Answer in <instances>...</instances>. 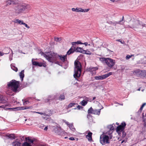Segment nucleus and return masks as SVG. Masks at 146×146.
<instances>
[{"instance_id": "nucleus-1", "label": "nucleus", "mask_w": 146, "mask_h": 146, "mask_svg": "<svg viewBox=\"0 0 146 146\" xmlns=\"http://www.w3.org/2000/svg\"><path fill=\"white\" fill-rule=\"evenodd\" d=\"M113 137V135H110L108 133H105L102 134L100 137V143L102 145L110 143V140Z\"/></svg>"}, {"instance_id": "nucleus-2", "label": "nucleus", "mask_w": 146, "mask_h": 146, "mask_svg": "<svg viewBox=\"0 0 146 146\" xmlns=\"http://www.w3.org/2000/svg\"><path fill=\"white\" fill-rule=\"evenodd\" d=\"M74 77L75 78H78L80 76L82 66L80 63L77 60L75 61L74 63Z\"/></svg>"}, {"instance_id": "nucleus-3", "label": "nucleus", "mask_w": 146, "mask_h": 146, "mask_svg": "<svg viewBox=\"0 0 146 146\" xmlns=\"http://www.w3.org/2000/svg\"><path fill=\"white\" fill-rule=\"evenodd\" d=\"M9 88L14 92H18L17 89L19 86V82L12 80L8 83Z\"/></svg>"}, {"instance_id": "nucleus-4", "label": "nucleus", "mask_w": 146, "mask_h": 146, "mask_svg": "<svg viewBox=\"0 0 146 146\" xmlns=\"http://www.w3.org/2000/svg\"><path fill=\"white\" fill-rule=\"evenodd\" d=\"M145 24L138 20L131 21L130 23L129 27L132 29L142 28L145 26Z\"/></svg>"}, {"instance_id": "nucleus-5", "label": "nucleus", "mask_w": 146, "mask_h": 146, "mask_svg": "<svg viewBox=\"0 0 146 146\" xmlns=\"http://www.w3.org/2000/svg\"><path fill=\"white\" fill-rule=\"evenodd\" d=\"M30 7L29 5L21 4L19 5L15 8V12L19 14L23 13L26 9Z\"/></svg>"}, {"instance_id": "nucleus-6", "label": "nucleus", "mask_w": 146, "mask_h": 146, "mask_svg": "<svg viewBox=\"0 0 146 146\" xmlns=\"http://www.w3.org/2000/svg\"><path fill=\"white\" fill-rule=\"evenodd\" d=\"M42 55L46 58V59L50 62H53L56 60V57L55 54L51 52L47 53V54H45L43 52L40 53Z\"/></svg>"}, {"instance_id": "nucleus-7", "label": "nucleus", "mask_w": 146, "mask_h": 146, "mask_svg": "<svg viewBox=\"0 0 146 146\" xmlns=\"http://www.w3.org/2000/svg\"><path fill=\"white\" fill-rule=\"evenodd\" d=\"M100 59L101 61L105 62L109 67H111L115 64V60L110 58H101Z\"/></svg>"}, {"instance_id": "nucleus-8", "label": "nucleus", "mask_w": 146, "mask_h": 146, "mask_svg": "<svg viewBox=\"0 0 146 146\" xmlns=\"http://www.w3.org/2000/svg\"><path fill=\"white\" fill-rule=\"evenodd\" d=\"M126 125V124L124 122L121 123V124L117 126L116 128V131L118 133H119L123 131L125 129V127Z\"/></svg>"}, {"instance_id": "nucleus-9", "label": "nucleus", "mask_w": 146, "mask_h": 146, "mask_svg": "<svg viewBox=\"0 0 146 146\" xmlns=\"http://www.w3.org/2000/svg\"><path fill=\"white\" fill-rule=\"evenodd\" d=\"M108 131L106 132V133H108L110 135V134L112 135V133L114 131V128L113 127L112 125H110L108 126Z\"/></svg>"}, {"instance_id": "nucleus-10", "label": "nucleus", "mask_w": 146, "mask_h": 146, "mask_svg": "<svg viewBox=\"0 0 146 146\" xmlns=\"http://www.w3.org/2000/svg\"><path fill=\"white\" fill-rule=\"evenodd\" d=\"M98 69L97 67H90L88 68V70L92 74H95L96 73V71Z\"/></svg>"}, {"instance_id": "nucleus-11", "label": "nucleus", "mask_w": 146, "mask_h": 146, "mask_svg": "<svg viewBox=\"0 0 146 146\" xmlns=\"http://www.w3.org/2000/svg\"><path fill=\"white\" fill-rule=\"evenodd\" d=\"M123 17L121 21H120L118 22L116 21H110L108 22V23L114 26L115 28V26L117 24H121V22L123 20Z\"/></svg>"}, {"instance_id": "nucleus-12", "label": "nucleus", "mask_w": 146, "mask_h": 146, "mask_svg": "<svg viewBox=\"0 0 146 146\" xmlns=\"http://www.w3.org/2000/svg\"><path fill=\"white\" fill-rule=\"evenodd\" d=\"M32 64L36 66H43L44 67H45V65L42 62H39L36 61H32Z\"/></svg>"}, {"instance_id": "nucleus-13", "label": "nucleus", "mask_w": 146, "mask_h": 146, "mask_svg": "<svg viewBox=\"0 0 146 146\" xmlns=\"http://www.w3.org/2000/svg\"><path fill=\"white\" fill-rule=\"evenodd\" d=\"M92 133L90 131H88V134L86 135V137L89 141H91L92 140Z\"/></svg>"}, {"instance_id": "nucleus-14", "label": "nucleus", "mask_w": 146, "mask_h": 146, "mask_svg": "<svg viewBox=\"0 0 146 146\" xmlns=\"http://www.w3.org/2000/svg\"><path fill=\"white\" fill-rule=\"evenodd\" d=\"M54 131L58 135H60L62 131V129L60 127H56L54 129Z\"/></svg>"}, {"instance_id": "nucleus-15", "label": "nucleus", "mask_w": 146, "mask_h": 146, "mask_svg": "<svg viewBox=\"0 0 146 146\" xmlns=\"http://www.w3.org/2000/svg\"><path fill=\"white\" fill-rule=\"evenodd\" d=\"M77 12H88L90 10L89 9H83L81 8L77 7Z\"/></svg>"}, {"instance_id": "nucleus-16", "label": "nucleus", "mask_w": 146, "mask_h": 146, "mask_svg": "<svg viewBox=\"0 0 146 146\" xmlns=\"http://www.w3.org/2000/svg\"><path fill=\"white\" fill-rule=\"evenodd\" d=\"M58 56L60 58V59L63 62H64L67 60V54L65 55H58Z\"/></svg>"}, {"instance_id": "nucleus-17", "label": "nucleus", "mask_w": 146, "mask_h": 146, "mask_svg": "<svg viewBox=\"0 0 146 146\" xmlns=\"http://www.w3.org/2000/svg\"><path fill=\"white\" fill-rule=\"evenodd\" d=\"M5 2L6 3V5H11L12 4H14L15 1L13 0H5Z\"/></svg>"}, {"instance_id": "nucleus-18", "label": "nucleus", "mask_w": 146, "mask_h": 146, "mask_svg": "<svg viewBox=\"0 0 146 146\" xmlns=\"http://www.w3.org/2000/svg\"><path fill=\"white\" fill-rule=\"evenodd\" d=\"M88 99V98H86L85 99V100H83L81 101L80 103L81 105L83 106H86L89 101Z\"/></svg>"}, {"instance_id": "nucleus-19", "label": "nucleus", "mask_w": 146, "mask_h": 146, "mask_svg": "<svg viewBox=\"0 0 146 146\" xmlns=\"http://www.w3.org/2000/svg\"><path fill=\"white\" fill-rule=\"evenodd\" d=\"M94 78L96 80H103L105 79L104 75L102 76H97L94 77Z\"/></svg>"}, {"instance_id": "nucleus-20", "label": "nucleus", "mask_w": 146, "mask_h": 146, "mask_svg": "<svg viewBox=\"0 0 146 146\" xmlns=\"http://www.w3.org/2000/svg\"><path fill=\"white\" fill-rule=\"evenodd\" d=\"M103 108H102V109H100L99 110L97 109H95L94 110V111H93V114L97 115H99L100 114V111Z\"/></svg>"}, {"instance_id": "nucleus-21", "label": "nucleus", "mask_w": 146, "mask_h": 146, "mask_svg": "<svg viewBox=\"0 0 146 146\" xmlns=\"http://www.w3.org/2000/svg\"><path fill=\"white\" fill-rule=\"evenodd\" d=\"M13 146H20L21 143L17 139L12 143Z\"/></svg>"}, {"instance_id": "nucleus-22", "label": "nucleus", "mask_w": 146, "mask_h": 146, "mask_svg": "<svg viewBox=\"0 0 146 146\" xmlns=\"http://www.w3.org/2000/svg\"><path fill=\"white\" fill-rule=\"evenodd\" d=\"M142 71H141L139 70H137L133 71V73L134 74L137 76L141 74L142 73Z\"/></svg>"}, {"instance_id": "nucleus-23", "label": "nucleus", "mask_w": 146, "mask_h": 146, "mask_svg": "<svg viewBox=\"0 0 146 146\" xmlns=\"http://www.w3.org/2000/svg\"><path fill=\"white\" fill-rule=\"evenodd\" d=\"M13 22L14 23L19 24V25H23V21L20 20L19 19H16Z\"/></svg>"}, {"instance_id": "nucleus-24", "label": "nucleus", "mask_w": 146, "mask_h": 146, "mask_svg": "<svg viewBox=\"0 0 146 146\" xmlns=\"http://www.w3.org/2000/svg\"><path fill=\"white\" fill-rule=\"evenodd\" d=\"M24 70H22L19 73V76L20 78L21 79V81H23V78L24 77Z\"/></svg>"}, {"instance_id": "nucleus-25", "label": "nucleus", "mask_w": 146, "mask_h": 146, "mask_svg": "<svg viewBox=\"0 0 146 146\" xmlns=\"http://www.w3.org/2000/svg\"><path fill=\"white\" fill-rule=\"evenodd\" d=\"M76 52H78L83 53L84 50L81 48L77 47L75 50Z\"/></svg>"}, {"instance_id": "nucleus-26", "label": "nucleus", "mask_w": 146, "mask_h": 146, "mask_svg": "<svg viewBox=\"0 0 146 146\" xmlns=\"http://www.w3.org/2000/svg\"><path fill=\"white\" fill-rule=\"evenodd\" d=\"M75 50L73 48H71L69 50L67 51V54H66L67 55H70V54L73 53L74 52Z\"/></svg>"}, {"instance_id": "nucleus-27", "label": "nucleus", "mask_w": 146, "mask_h": 146, "mask_svg": "<svg viewBox=\"0 0 146 146\" xmlns=\"http://www.w3.org/2000/svg\"><path fill=\"white\" fill-rule=\"evenodd\" d=\"M65 99V97L64 94H61L58 98L59 100L62 101Z\"/></svg>"}, {"instance_id": "nucleus-28", "label": "nucleus", "mask_w": 146, "mask_h": 146, "mask_svg": "<svg viewBox=\"0 0 146 146\" xmlns=\"http://www.w3.org/2000/svg\"><path fill=\"white\" fill-rule=\"evenodd\" d=\"M7 136L9 137V138L11 139H14L15 138V136L14 134H10L9 135H7Z\"/></svg>"}, {"instance_id": "nucleus-29", "label": "nucleus", "mask_w": 146, "mask_h": 146, "mask_svg": "<svg viewBox=\"0 0 146 146\" xmlns=\"http://www.w3.org/2000/svg\"><path fill=\"white\" fill-rule=\"evenodd\" d=\"M83 54H87L91 55V54L92 53L90 51L88 50H84L83 52Z\"/></svg>"}, {"instance_id": "nucleus-30", "label": "nucleus", "mask_w": 146, "mask_h": 146, "mask_svg": "<svg viewBox=\"0 0 146 146\" xmlns=\"http://www.w3.org/2000/svg\"><path fill=\"white\" fill-rule=\"evenodd\" d=\"M69 127L71 130L73 131H74L75 130V129L74 128L72 123H71Z\"/></svg>"}, {"instance_id": "nucleus-31", "label": "nucleus", "mask_w": 146, "mask_h": 146, "mask_svg": "<svg viewBox=\"0 0 146 146\" xmlns=\"http://www.w3.org/2000/svg\"><path fill=\"white\" fill-rule=\"evenodd\" d=\"M82 43L80 41H77L76 42H72V45H75L77 44H82Z\"/></svg>"}, {"instance_id": "nucleus-32", "label": "nucleus", "mask_w": 146, "mask_h": 146, "mask_svg": "<svg viewBox=\"0 0 146 146\" xmlns=\"http://www.w3.org/2000/svg\"><path fill=\"white\" fill-rule=\"evenodd\" d=\"M94 110L92 107H91L89 108L88 110V113L89 114H93V111Z\"/></svg>"}, {"instance_id": "nucleus-33", "label": "nucleus", "mask_w": 146, "mask_h": 146, "mask_svg": "<svg viewBox=\"0 0 146 146\" xmlns=\"http://www.w3.org/2000/svg\"><path fill=\"white\" fill-rule=\"evenodd\" d=\"M76 104L75 103H70L68 105V108H71Z\"/></svg>"}, {"instance_id": "nucleus-34", "label": "nucleus", "mask_w": 146, "mask_h": 146, "mask_svg": "<svg viewBox=\"0 0 146 146\" xmlns=\"http://www.w3.org/2000/svg\"><path fill=\"white\" fill-rule=\"evenodd\" d=\"M112 74V72H110L108 73L107 74H104V76L105 77V78H107L108 76H110Z\"/></svg>"}, {"instance_id": "nucleus-35", "label": "nucleus", "mask_w": 146, "mask_h": 146, "mask_svg": "<svg viewBox=\"0 0 146 146\" xmlns=\"http://www.w3.org/2000/svg\"><path fill=\"white\" fill-rule=\"evenodd\" d=\"M134 56V55L133 54L131 55H127L126 56V60H128L130 58H131L132 56Z\"/></svg>"}, {"instance_id": "nucleus-36", "label": "nucleus", "mask_w": 146, "mask_h": 146, "mask_svg": "<svg viewBox=\"0 0 146 146\" xmlns=\"http://www.w3.org/2000/svg\"><path fill=\"white\" fill-rule=\"evenodd\" d=\"M27 139L29 142H30V143H33L34 141V140H33V139H30L29 137L27 138Z\"/></svg>"}, {"instance_id": "nucleus-37", "label": "nucleus", "mask_w": 146, "mask_h": 146, "mask_svg": "<svg viewBox=\"0 0 146 146\" xmlns=\"http://www.w3.org/2000/svg\"><path fill=\"white\" fill-rule=\"evenodd\" d=\"M34 113H37L41 115H43L44 116L46 115V116H48V115H46V114L45 113H42V112H35V111H34L33 112Z\"/></svg>"}, {"instance_id": "nucleus-38", "label": "nucleus", "mask_w": 146, "mask_h": 146, "mask_svg": "<svg viewBox=\"0 0 146 146\" xmlns=\"http://www.w3.org/2000/svg\"><path fill=\"white\" fill-rule=\"evenodd\" d=\"M2 96H0V102H1L3 103H5L7 101L5 100V101H3L2 100Z\"/></svg>"}, {"instance_id": "nucleus-39", "label": "nucleus", "mask_w": 146, "mask_h": 146, "mask_svg": "<svg viewBox=\"0 0 146 146\" xmlns=\"http://www.w3.org/2000/svg\"><path fill=\"white\" fill-rule=\"evenodd\" d=\"M54 40L56 42L60 41L61 40V39L60 38L58 37H54Z\"/></svg>"}, {"instance_id": "nucleus-40", "label": "nucleus", "mask_w": 146, "mask_h": 146, "mask_svg": "<svg viewBox=\"0 0 146 146\" xmlns=\"http://www.w3.org/2000/svg\"><path fill=\"white\" fill-rule=\"evenodd\" d=\"M11 68L13 70L15 71L16 72H17V71L18 70V69H17V68H16V67H15L14 66H11Z\"/></svg>"}, {"instance_id": "nucleus-41", "label": "nucleus", "mask_w": 146, "mask_h": 146, "mask_svg": "<svg viewBox=\"0 0 146 146\" xmlns=\"http://www.w3.org/2000/svg\"><path fill=\"white\" fill-rule=\"evenodd\" d=\"M23 146H31L27 142H25L24 143Z\"/></svg>"}, {"instance_id": "nucleus-42", "label": "nucleus", "mask_w": 146, "mask_h": 146, "mask_svg": "<svg viewBox=\"0 0 146 146\" xmlns=\"http://www.w3.org/2000/svg\"><path fill=\"white\" fill-rule=\"evenodd\" d=\"M146 103H144L142 105L141 107L139 109H140V110H142L143 108L145 106V105H146Z\"/></svg>"}, {"instance_id": "nucleus-43", "label": "nucleus", "mask_w": 146, "mask_h": 146, "mask_svg": "<svg viewBox=\"0 0 146 146\" xmlns=\"http://www.w3.org/2000/svg\"><path fill=\"white\" fill-rule=\"evenodd\" d=\"M142 73L143 74V75L144 76H146V70H144L142 71Z\"/></svg>"}, {"instance_id": "nucleus-44", "label": "nucleus", "mask_w": 146, "mask_h": 146, "mask_svg": "<svg viewBox=\"0 0 146 146\" xmlns=\"http://www.w3.org/2000/svg\"><path fill=\"white\" fill-rule=\"evenodd\" d=\"M64 121L68 126V127H69V125H70V124L67 121L65 120H64Z\"/></svg>"}, {"instance_id": "nucleus-45", "label": "nucleus", "mask_w": 146, "mask_h": 146, "mask_svg": "<svg viewBox=\"0 0 146 146\" xmlns=\"http://www.w3.org/2000/svg\"><path fill=\"white\" fill-rule=\"evenodd\" d=\"M64 121L68 126V127H69V125H70V124L67 121L65 120H64Z\"/></svg>"}, {"instance_id": "nucleus-46", "label": "nucleus", "mask_w": 146, "mask_h": 146, "mask_svg": "<svg viewBox=\"0 0 146 146\" xmlns=\"http://www.w3.org/2000/svg\"><path fill=\"white\" fill-rule=\"evenodd\" d=\"M142 110H140V109L137 112V114L138 115H139L141 113Z\"/></svg>"}, {"instance_id": "nucleus-47", "label": "nucleus", "mask_w": 146, "mask_h": 146, "mask_svg": "<svg viewBox=\"0 0 146 146\" xmlns=\"http://www.w3.org/2000/svg\"><path fill=\"white\" fill-rule=\"evenodd\" d=\"M23 25H25V26L28 29H29L30 27L28 26L25 23H23Z\"/></svg>"}, {"instance_id": "nucleus-48", "label": "nucleus", "mask_w": 146, "mask_h": 146, "mask_svg": "<svg viewBox=\"0 0 146 146\" xmlns=\"http://www.w3.org/2000/svg\"><path fill=\"white\" fill-rule=\"evenodd\" d=\"M7 106V105L6 104V105H3L0 106V108H5V107Z\"/></svg>"}, {"instance_id": "nucleus-49", "label": "nucleus", "mask_w": 146, "mask_h": 146, "mask_svg": "<svg viewBox=\"0 0 146 146\" xmlns=\"http://www.w3.org/2000/svg\"><path fill=\"white\" fill-rule=\"evenodd\" d=\"M89 46H92L93 47H95L94 44L93 42H92L90 44H88Z\"/></svg>"}, {"instance_id": "nucleus-50", "label": "nucleus", "mask_w": 146, "mask_h": 146, "mask_svg": "<svg viewBox=\"0 0 146 146\" xmlns=\"http://www.w3.org/2000/svg\"><path fill=\"white\" fill-rule=\"evenodd\" d=\"M77 108L78 109L80 110L83 107L80 105H78L77 106Z\"/></svg>"}, {"instance_id": "nucleus-51", "label": "nucleus", "mask_w": 146, "mask_h": 146, "mask_svg": "<svg viewBox=\"0 0 146 146\" xmlns=\"http://www.w3.org/2000/svg\"><path fill=\"white\" fill-rule=\"evenodd\" d=\"M77 8H72V10L73 11H75L77 12Z\"/></svg>"}, {"instance_id": "nucleus-52", "label": "nucleus", "mask_w": 146, "mask_h": 146, "mask_svg": "<svg viewBox=\"0 0 146 146\" xmlns=\"http://www.w3.org/2000/svg\"><path fill=\"white\" fill-rule=\"evenodd\" d=\"M69 139L71 141H73L75 140L74 138L73 137H71L69 138Z\"/></svg>"}, {"instance_id": "nucleus-53", "label": "nucleus", "mask_w": 146, "mask_h": 146, "mask_svg": "<svg viewBox=\"0 0 146 146\" xmlns=\"http://www.w3.org/2000/svg\"><path fill=\"white\" fill-rule=\"evenodd\" d=\"M31 108H32L31 107H26L24 109H23V110L24 109H30Z\"/></svg>"}, {"instance_id": "nucleus-54", "label": "nucleus", "mask_w": 146, "mask_h": 146, "mask_svg": "<svg viewBox=\"0 0 146 146\" xmlns=\"http://www.w3.org/2000/svg\"><path fill=\"white\" fill-rule=\"evenodd\" d=\"M122 132H123V134L122 136L123 137H125L126 135V133L125 132H124V131H123Z\"/></svg>"}, {"instance_id": "nucleus-55", "label": "nucleus", "mask_w": 146, "mask_h": 146, "mask_svg": "<svg viewBox=\"0 0 146 146\" xmlns=\"http://www.w3.org/2000/svg\"><path fill=\"white\" fill-rule=\"evenodd\" d=\"M82 44H84L86 46L88 45V43L87 42H85L84 43H82Z\"/></svg>"}, {"instance_id": "nucleus-56", "label": "nucleus", "mask_w": 146, "mask_h": 146, "mask_svg": "<svg viewBox=\"0 0 146 146\" xmlns=\"http://www.w3.org/2000/svg\"><path fill=\"white\" fill-rule=\"evenodd\" d=\"M50 100V99L49 98L47 99L46 100H45V102H49Z\"/></svg>"}, {"instance_id": "nucleus-57", "label": "nucleus", "mask_w": 146, "mask_h": 146, "mask_svg": "<svg viewBox=\"0 0 146 146\" xmlns=\"http://www.w3.org/2000/svg\"><path fill=\"white\" fill-rule=\"evenodd\" d=\"M117 40L118 41H119V42H120L121 43H123V42H122V41L120 39Z\"/></svg>"}, {"instance_id": "nucleus-58", "label": "nucleus", "mask_w": 146, "mask_h": 146, "mask_svg": "<svg viewBox=\"0 0 146 146\" xmlns=\"http://www.w3.org/2000/svg\"><path fill=\"white\" fill-rule=\"evenodd\" d=\"M47 129H48L47 127L46 126V127H45V128H44V129L45 130H47Z\"/></svg>"}, {"instance_id": "nucleus-59", "label": "nucleus", "mask_w": 146, "mask_h": 146, "mask_svg": "<svg viewBox=\"0 0 146 146\" xmlns=\"http://www.w3.org/2000/svg\"><path fill=\"white\" fill-rule=\"evenodd\" d=\"M3 55V54H2V52H0V56H2Z\"/></svg>"}, {"instance_id": "nucleus-60", "label": "nucleus", "mask_w": 146, "mask_h": 146, "mask_svg": "<svg viewBox=\"0 0 146 146\" xmlns=\"http://www.w3.org/2000/svg\"><path fill=\"white\" fill-rule=\"evenodd\" d=\"M95 99H96V97H94L93 98V100H94Z\"/></svg>"}, {"instance_id": "nucleus-61", "label": "nucleus", "mask_w": 146, "mask_h": 146, "mask_svg": "<svg viewBox=\"0 0 146 146\" xmlns=\"http://www.w3.org/2000/svg\"><path fill=\"white\" fill-rule=\"evenodd\" d=\"M110 1L112 2H114L115 0H110Z\"/></svg>"}, {"instance_id": "nucleus-62", "label": "nucleus", "mask_w": 146, "mask_h": 146, "mask_svg": "<svg viewBox=\"0 0 146 146\" xmlns=\"http://www.w3.org/2000/svg\"><path fill=\"white\" fill-rule=\"evenodd\" d=\"M7 109H13V108H9Z\"/></svg>"}, {"instance_id": "nucleus-63", "label": "nucleus", "mask_w": 146, "mask_h": 146, "mask_svg": "<svg viewBox=\"0 0 146 146\" xmlns=\"http://www.w3.org/2000/svg\"><path fill=\"white\" fill-rule=\"evenodd\" d=\"M124 140H123V141H122V142H121V143H123L124 142Z\"/></svg>"}, {"instance_id": "nucleus-64", "label": "nucleus", "mask_w": 146, "mask_h": 146, "mask_svg": "<svg viewBox=\"0 0 146 146\" xmlns=\"http://www.w3.org/2000/svg\"><path fill=\"white\" fill-rule=\"evenodd\" d=\"M137 90L138 91H140V88H139Z\"/></svg>"}]
</instances>
